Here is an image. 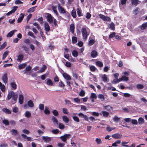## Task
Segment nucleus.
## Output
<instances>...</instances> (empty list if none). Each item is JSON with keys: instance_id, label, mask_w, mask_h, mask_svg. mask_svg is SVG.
I'll use <instances>...</instances> for the list:
<instances>
[{"instance_id": "obj_32", "label": "nucleus", "mask_w": 147, "mask_h": 147, "mask_svg": "<svg viewBox=\"0 0 147 147\" xmlns=\"http://www.w3.org/2000/svg\"><path fill=\"white\" fill-rule=\"evenodd\" d=\"M31 67L30 65H28L26 67L25 69L23 71L24 74H25L27 71H29L31 70Z\"/></svg>"}, {"instance_id": "obj_4", "label": "nucleus", "mask_w": 147, "mask_h": 147, "mask_svg": "<svg viewBox=\"0 0 147 147\" xmlns=\"http://www.w3.org/2000/svg\"><path fill=\"white\" fill-rule=\"evenodd\" d=\"M131 5L136 6L141 3V1L139 0H130Z\"/></svg>"}, {"instance_id": "obj_35", "label": "nucleus", "mask_w": 147, "mask_h": 147, "mask_svg": "<svg viewBox=\"0 0 147 147\" xmlns=\"http://www.w3.org/2000/svg\"><path fill=\"white\" fill-rule=\"evenodd\" d=\"M9 51H7L4 52L3 55L2 59H4L5 58L8 54Z\"/></svg>"}, {"instance_id": "obj_58", "label": "nucleus", "mask_w": 147, "mask_h": 147, "mask_svg": "<svg viewBox=\"0 0 147 147\" xmlns=\"http://www.w3.org/2000/svg\"><path fill=\"white\" fill-rule=\"evenodd\" d=\"M6 45V42H4L1 45V47L0 48V50H2L5 48Z\"/></svg>"}, {"instance_id": "obj_15", "label": "nucleus", "mask_w": 147, "mask_h": 147, "mask_svg": "<svg viewBox=\"0 0 147 147\" xmlns=\"http://www.w3.org/2000/svg\"><path fill=\"white\" fill-rule=\"evenodd\" d=\"M16 30H14L9 32L7 34V37H10L14 34V33L17 31Z\"/></svg>"}, {"instance_id": "obj_6", "label": "nucleus", "mask_w": 147, "mask_h": 147, "mask_svg": "<svg viewBox=\"0 0 147 147\" xmlns=\"http://www.w3.org/2000/svg\"><path fill=\"white\" fill-rule=\"evenodd\" d=\"M2 79L3 82L6 84L8 81L7 74V73H5L2 76Z\"/></svg>"}, {"instance_id": "obj_43", "label": "nucleus", "mask_w": 147, "mask_h": 147, "mask_svg": "<svg viewBox=\"0 0 147 147\" xmlns=\"http://www.w3.org/2000/svg\"><path fill=\"white\" fill-rule=\"evenodd\" d=\"M31 115V113L28 111H27L25 114V116L27 118H29L30 117Z\"/></svg>"}, {"instance_id": "obj_3", "label": "nucleus", "mask_w": 147, "mask_h": 147, "mask_svg": "<svg viewBox=\"0 0 147 147\" xmlns=\"http://www.w3.org/2000/svg\"><path fill=\"white\" fill-rule=\"evenodd\" d=\"M71 136L70 134H66L60 137V138L63 142H65L67 139L70 138Z\"/></svg>"}, {"instance_id": "obj_26", "label": "nucleus", "mask_w": 147, "mask_h": 147, "mask_svg": "<svg viewBox=\"0 0 147 147\" xmlns=\"http://www.w3.org/2000/svg\"><path fill=\"white\" fill-rule=\"evenodd\" d=\"M147 27V22L141 25L140 28L142 30L146 29Z\"/></svg>"}, {"instance_id": "obj_11", "label": "nucleus", "mask_w": 147, "mask_h": 147, "mask_svg": "<svg viewBox=\"0 0 147 147\" xmlns=\"http://www.w3.org/2000/svg\"><path fill=\"white\" fill-rule=\"evenodd\" d=\"M63 76L64 78L67 80H71V78L70 76L67 73H63Z\"/></svg>"}, {"instance_id": "obj_28", "label": "nucleus", "mask_w": 147, "mask_h": 147, "mask_svg": "<svg viewBox=\"0 0 147 147\" xmlns=\"http://www.w3.org/2000/svg\"><path fill=\"white\" fill-rule=\"evenodd\" d=\"M24 56L22 54L19 55L18 57L17 60L18 61H21L23 59Z\"/></svg>"}, {"instance_id": "obj_10", "label": "nucleus", "mask_w": 147, "mask_h": 147, "mask_svg": "<svg viewBox=\"0 0 147 147\" xmlns=\"http://www.w3.org/2000/svg\"><path fill=\"white\" fill-rule=\"evenodd\" d=\"M98 53L95 50H93L91 53V56L92 58L96 57L98 55Z\"/></svg>"}, {"instance_id": "obj_53", "label": "nucleus", "mask_w": 147, "mask_h": 147, "mask_svg": "<svg viewBox=\"0 0 147 147\" xmlns=\"http://www.w3.org/2000/svg\"><path fill=\"white\" fill-rule=\"evenodd\" d=\"M113 120L115 122H118L120 120V119L116 115H115L113 118Z\"/></svg>"}, {"instance_id": "obj_19", "label": "nucleus", "mask_w": 147, "mask_h": 147, "mask_svg": "<svg viewBox=\"0 0 147 147\" xmlns=\"http://www.w3.org/2000/svg\"><path fill=\"white\" fill-rule=\"evenodd\" d=\"M28 105L30 107L32 108L34 106V104L32 100H30L27 102Z\"/></svg>"}, {"instance_id": "obj_64", "label": "nucleus", "mask_w": 147, "mask_h": 147, "mask_svg": "<svg viewBox=\"0 0 147 147\" xmlns=\"http://www.w3.org/2000/svg\"><path fill=\"white\" fill-rule=\"evenodd\" d=\"M85 94V92L84 90H82L79 93V95L81 96H83Z\"/></svg>"}, {"instance_id": "obj_20", "label": "nucleus", "mask_w": 147, "mask_h": 147, "mask_svg": "<svg viewBox=\"0 0 147 147\" xmlns=\"http://www.w3.org/2000/svg\"><path fill=\"white\" fill-rule=\"evenodd\" d=\"M10 85L13 90H15L16 89L17 86L15 82H11L10 83Z\"/></svg>"}, {"instance_id": "obj_14", "label": "nucleus", "mask_w": 147, "mask_h": 147, "mask_svg": "<svg viewBox=\"0 0 147 147\" xmlns=\"http://www.w3.org/2000/svg\"><path fill=\"white\" fill-rule=\"evenodd\" d=\"M103 109L106 110L108 111H111V110L113 109L112 107L109 105H107L103 107Z\"/></svg>"}, {"instance_id": "obj_8", "label": "nucleus", "mask_w": 147, "mask_h": 147, "mask_svg": "<svg viewBox=\"0 0 147 147\" xmlns=\"http://www.w3.org/2000/svg\"><path fill=\"white\" fill-rule=\"evenodd\" d=\"M58 10L60 13H64L66 11L64 8L60 5L59 4H58Z\"/></svg>"}, {"instance_id": "obj_16", "label": "nucleus", "mask_w": 147, "mask_h": 147, "mask_svg": "<svg viewBox=\"0 0 147 147\" xmlns=\"http://www.w3.org/2000/svg\"><path fill=\"white\" fill-rule=\"evenodd\" d=\"M24 97L22 94L19 95V102L20 104H23V103Z\"/></svg>"}, {"instance_id": "obj_51", "label": "nucleus", "mask_w": 147, "mask_h": 147, "mask_svg": "<svg viewBox=\"0 0 147 147\" xmlns=\"http://www.w3.org/2000/svg\"><path fill=\"white\" fill-rule=\"evenodd\" d=\"M110 29L113 30H115V25L112 22L110 25Z\"/></svg>"}, {"instance_id": "obj_57", "label": "nucleus", "mask_w": 147, "mask_h": 147, "mask_svg": "<svg viewBox=\"0 0 147 147\" xmlns=\"http://www.w3.org/2000/svg\"><path fill=\"white\" fill-rule=\"evenodd\" d=\"M59 127L60 129H63L64 128L65 126L63 124L60 123L59 124Z\"/></svg>"}, {"instance_id": "obj_22", "label": "nucleus", "mask_w": 147, "mask_h": 147, "mask_svg": "<svg viewBox=\"0 0 147 147\" xmlns=\"http://www.w3.org/2000/svg\"><path fill=\"white\" fill-rule=\"evenodd\" d=\"M71 15L74 18H76V11L74 8H73V10L71 12Z\"/></svg>"}, {"instance_id": "obj_24", "label": "nucleus", "mask_w": 147, "mask_h": 147, "mask_svg": "<svg viewBox=\"0 0 147 147\" xmlns=\"http://www.w3.org/2000/svg\"><path fill=\"white\" fill-rule=\"evenodd\" d=\"M77 13L79 17L83 16V14L82 13V10L81 9L77 8L76 9Z\"/></svg>"}, {"instance_id": "obj_40", "label": "nucleus", "mask_w": 147, "mask_h": 147, "mask_svg": "<svg viewBox=\"0 0 147 147\" xmlns=\"http://www.w3.org/2000/svg\"><path fill=\"white\" fill-rule=\"evenodd\" d=\"M103 115L104 117H107L109 115V113L107 111H103L101 112Z\"/></svg>"}, {"instance_id": "obj_27", "label": "nucleus", "mask_w": 147, "mask_h": 147, "mask_svg": "<svg viewBox=\"0 0 147 147\" xmlns=\"http://www.w3.org/2000/svg\"><path fill=\"white\" fill-rule=\"evenodd\" d=\"M51 120L54 123L57 124L58 123V121L57 118L54 116L52 117Z\"/></svg>"}, {"instance_id": "obj_5", "label": "nucleus", "mask_w": 147, "mask_h": 147, "mask_svg": "<svg viewBox=\"0 0 147 147\" xmlns=\"http://www.w3.org/2000/svg\"><path fill=\"white\" fill-rule=\"evenodd\" d=\"M47 20L50 24L53 23V17L49 13L47 17Z\"/></svg>"}, {"instance_id": "obj_45", "label": "nucleus", "mask_w": 147, "mask_h": 147, "mask_svg": "<svg viewBox=\"0 0 147 147\" xmlns=\"http://www.w3.org/2000/svg\"><path fill=\"white\" fill-rule=\"evenodd\" d=\"M139 9L138 7H136L135 9L133 10V13L135 15H137L139 12Z\"/></svg>"}, {"instance_id": "obj_59", "label": "nucleus", "mask_w": 147, "mask_h": 147, "mask_svg": "<svg viewBox=\"0 0 147 147\" xmlns=\"http://www.w3.org/2000/svg\"><path fill=\"white\" fill-rule=\"evenodd\" d=\"M13 112L15 113H17L18 111V109L17 107H14L12 109Z\"/></svg>"}, {"instance_id": "obj_13", "label": "nucleus", "mask_w": 147, "mask_h": 147, "mask_svg": "<svg viewBox=\"0 0 147 147\" xmlns=\"http://www.w3.org/2000/svg\"><path fill=\"white\" fill-rule=\"evenodd\" d=\"M43 140L46 142H49L51 140L50 137L43 136L42 137Z\"/></svg>"}, {"instance_id": "obj_50", "label": "nucleus", "mask_w": 147, "mask_h": 147, "mask_svg": "<svg viewBox=\"0 0 147 147\" xmlns=\"http://www.w3.org/2000/svg\"><path fill=\"white\" fill-rule=\"evenodd\" d=\"M73 119L74 121L77 122H78L80 121V120L77 116H74L73 117Z\"/></svg>"}, {"instance_id": "obj_56", "label": "nucleus", "mask_w": 147, "mask_h": 147, "mask_svg": "<svg viewBox=\"0 0 147 147\" xmlns=\"http://www.w3.org/2000/svg\"><path fill=\"white\" fill-rule=\"evenodd\" d=\"M144 87V86L140 84H138L136 86V88L138 89H143Z\"/></svg>"}, {"instance_id": "obj_37", "label": "nucleus", "mask_w": 147, "mask_h": 147, "mask_svg": "<svg viewBox=\"0 0 147 147\" xmlns=\"http://www.w3.org/2000/svg\"><path fill=\"white\" fill-rule=\"evenodd\" d=\"M90 70L92 72H94L96 69V67L94 65L89 66Z\"/></svg>"}, {"instance_id": "obj_44", "label": "nucleus", "mask_w": 147, "mask_h": 147, "mask_svg": "<svg viewBox=\"0 0 147 147\" xmlns=\"http://www.w3.org/2000/svg\"><path fill=\"white\" fill-rule=\"evenodd\" d=\"M95 141L98 144H100L102 143V142L100 138H96Z\"/></svg>"}, {"instance_id": "obj_39", "label": "nucleus", "mask_w": 147, "mask_h": 147, "mask_svg": "<svg viewBox=\"0 0 147 147\" xmlns=\"http://www.w3.org/2000/svg\"><path fill=\"white\" fill-rule=\"evenodd\" d=\"M138 123L140 124H142L144 123V120L143 118L140 117L138 119Z\"/></svg>"}, {"instance_id": "obj_29", "label": "nucleus", "mask_w": 147, "mask_h": 147, "mask_svg": "<svg viewBox=\"0 0 147 147\" xmlns=\"http://www.w3.org/2000/svg\"><path fill=\"white\" fill-rule=\"evenodd\" d=\"M96 65L98 67H102L103 66V64L102 62L98 61L96 62Z\"/></svg>"}, {"instance_id": "obj_21", "label": "nucleus", "mask_w": 147, "mask_h": 147, "mask_svg": "<svg viewBox=\"0 0 147 147\" xmlns=\"http://www.w3.org/2000/svg\"><path fill=\"white\" fill-rule=\"evenodd\" d=\"M62 118L63 121L66 123H68L69 121V119L66 116H63L62 117Z\"/></svg>"}, {"instance_id": "obj_18", "label": "nucleus", "mask_w": 147, "mask_h": 147, "mask_svg": "<svg viewBox=\"0 0 147 147\" xmlns=\"http://www.w3.org/2000/svg\"><path fill=\"white\" fill-rule=\"evenodd\" d=\"M24 17V14L21 13L20 15V17L17 20L18 23H20L23 20Z\"/></svg>"}, {"instance_id": "obj_52", "label": "nucleus", "mask_w": 147, "mask_h": 147, "mask_svg": "<svg viewBox=\"0 0 147 147\" xmlns=\"http://www.w3.org/2000/svg\"><path fill=\"white\" fill-rule=\"evenodd\" d=\"M11 131L12 132V134L14 135H16L18 134V131L16 130L13 129Z\"/></svg>"}, {"instance_id": "obj_55", "label": "nucleus", "mask_w": 147, "mask_h": 147, "mask_svg": "<svg viewBox=\"0 0 147 147\" xmlns=\"http://www.w3.org/2000/svg\"><path fill=\"white\" fill-rule=\"evenodd\" d=\"M45 113L47 115H49L50 113V111L46 107L45 109L44 110Z\"/></svg>"}, {"instance_id": "obj_23", "label": "nucleus", "mask_w": 147, "mask_h": 147, "mask_svg": "<svg viewBox=\"0 0 147 147\" xmlns=\"http://www.w3.org/2000/svg\"><path fill=\"white\" fill-rule=\"evenodd\" d=\"M2 111L4 113L7 114H10L11 113V111L6 108L3 109Z\"/></svg>"}, {"instance_id": "obj_48", "label": "nucleus", "mask_w": 147, "mask_h": 147, "mask_svg": "<svg viewBox=\"0 0 147 147\" xmlns=\"http://www.w3.org/2000/svg\"><path fill=\"white\" fill-rule=\"evenodd\" d=\"M53 115L55 116H57L59 115V113L56 110H54L52 111Z\"/></svg>"}, {"instance_id": "obj_9", "label": "nucleus", "mask_w": 147, "mask_h": 147, "mask_svg": "<svg viewBox=\"0 0 147 147\" xmlns=\"http://www.w3.org/2000/svg\"><path fill=\"white\" fill-rule=\"evenodd\" d=\"M69 30L72 33L75 35L76 34H74L75 26L74 24H73L70 25Z\"/></svg>"}, {"instance_id": "obj_17", "label": "nucleus", "mask_w": 147, "mask_h": 147, "mask_svg": "<svg viewBox=\"0 0 147 147\" xmlns=\"http://www.w3.org/2000/svg\"><path fill=\"white\" fill-rule=\"evenodd\" d=\"M45 28L46 31L47 32L49 31L50 30V28L49 24L47 22H45Z\"/></svg>"}, {"instance_id": "obj_42", "label": "nucleus", "mask_w": 147, "mask_h": 147, "mask_svg": "<svg viewBox=\"0 0 147 147\" xmlns=\"http://www.w3.org/2000/svg\"><path fill=\"white\" fill-rule=\"evenodd\" d=\"M77 41V38L76 37L73 36L72 38V42L73 43H75Z\"/></svg>"}, {"instance_id": "obj_2", "label": "nucleus", "mask_w": 147, "mask_h": 147, "mask_svg": "<svg viewBox=\"0 0 147 147\" xmlns=\"http://www.w3.org/2000/svg\"><path fill=\"white\" fill-rule=\"evenodd\" d=\"M82 34L83 37V39L86 40L89 34H88L86 29L85 28H82L81 30Z\"/></svg>"}, {"instance_id": "obj_62", "label": "nucleus", "mask_w": 147, "mask_h": 147, "mask_svg": "<svg viewBox=\"0 0 147 147\" xmlns=\"http://www.w3.org/2000/svg\"><path fill=\"white\" fill-rule=\"evenodd\" d=\"M121 79H122V80L124 81H128L129 80L128 77H127L125 76H123L121 77Z\"/></svg>"}, {"instance_id": "obj_49", "label": "nucleus", "mask_w": 147, "mask_h": 147, "mask_svg": "<svg viewBox=\"0 0 147 147\" xmlns=\"http://www.w3.org/2000/svg\"><path fill=\"white\" fill-rule=\"evenodd\" d=\"M59 86L61 88H64L65 86V85L63 82L61 80H60V82L59 84Z\"/></svg>"}, {"instance_id": "obj_33", "label": "nucleus", "mask_w": 147, "mask_h": 147, "mask_svg": "<svg viewBox=\"0 0 147 147\" xmlns=\"http://www.w3.org/2000/svg\"><path fill=\"white\" fill-rule=\"evenodd\" d=\"M72 54L74 57H77L78 55V52L76 50H73L72 51Z\"/></svg>"}, {"instance_id": "obj_46", "label": "nucleus", "mask_w": 147, "mask_h": 147, "mask_svg": "<svg viewBox=\"0 0 147 147\" xmlns=\"http://www.w3.org/2000/svg\"><path fill=\"white\" fill-rule=\"evenodd\" d=\"M3 123L5 125L7 126L9 125V122L8 120L5 119L3 120Z\"/></svg>"}, {"instance_id": "obj_61", "label": "nucleus", "mask_w": 147, "mask_h": 147, "mask_svg": "<svg viewBox=\"0 0 147 147\" xmlns=\"http://www.w3.org/2000/svg\"><path fill=\"white\" fill-rule=\"evenodd\" d=\"M114 129L115 128H112L109 126H107V130L108 131H111Z\"/></svg>"}, {"instance_id": "obj_12", "label": "nucleus", "mask_w": 147, "mask_h": 147, "mask_svg": "<svg viewBox=\"0 0 147 147\" xmlns=\"http://www.w3.org/2000/svg\"><path fill=\"white\" fill-rule=\"evenodd\" d=\"M112 137L115 139H118L121 138L122 135L119 134H115L112 135Z\"/></svg>"}, {"instance_id": "obj_41", "label": "nucleus", "mask_w": 147, "mask_h": 147, "mask_svg": "<svg viewBox=\"0 0 147 147\" xmlns=\"http://www.w3.org/2000/svg\"><path fill=\"white\" fill-rule=\"evenodd\" d=\"M98 97L99 98L102 100V101L104 100L105 99V98L104 95L101 94H99L98 95Z\"/></svg>"}, {"instance_id": "obj_47", "label": "nucleus", "mask_w": 147, "mask_h": 147, "mask_svg": "<svg viewBox=\"0 0 147 147\" xmlns=\"http://www.w3.org/2000/svg\"><path fill=\"white\" fill-rule=\"evenodd\" d=\"M116 33L115 32H113L111 33L109 36V39L111 38L114 37L115 36Z\"/></svg>"}, {"instance_id": "obj_38", "label": "nucleus", "mask_w": 147, "mask_h": 147, "mask_svg": "<svg viewBox=\"0 0 147 147\" xmlns=\"http://www.w3.org/2000/svg\"><path fill=\"white\" fill-rule=\"evenodd\" d=\"M47 68L46 65H44L42 68L40 69L39 71H38V72H44Z\"/></svg>"}, {"instance_id": "obj_31", "label": "nucleus", "mask_w": 147, "mask_h": 147, "mask_svg": "<svg viewBox=\"0 0 147 147\" xmlns=\"http://www.w3.org/2000/svg\"><path fill=\"white\" fill-rule=\"evenodd\" d=\"M22 48L24 50L26 53H28V51H29V47H27L25 45H23L22 47Z\"/></svg>"}, {"instance_id": "obj_60", "label": "nucleus", "mask_w": 147, "mask_h": 147, "mask_svg": "<svg viewBox=\"0 0 147 147\" xmlns=\"http://www.w3.org/2000/svg\"><path fill=\"white\" fill-rule=\"evenodd\" d=\"M66 16H67L68 18H70L71 17L70 14L69 12L66 11L64 13Z\"/></svg>"}, {"instance_id": "obj_7", "label": "nucleus", "mask_w": 147, "mask_h": 147, "mask_svg": "<svg viewBox=\"0 0 147 147\" xmlns=\"http://www.w3.org/2000/svg\"><path fill=\"white\" fill-rule=\"evenodd\" d=\"M18 7L16 6H14L13 7V9L8 12L7 14L6 15L7 16H9L12 13H14L17 10V9L18 8Z\"/></svg>"}, {"instance_id": "obj_36", "label": "nucleus", "mask_w": 147, "mask_h": 147, "mask_svg": "<svg viewBox=\"0 0 147 147\" xmlns=\"http://www.w3.org/2000/svg\"><path fill=\"white\" fill-rule=\"evenodd\" d=\"M102 79V80L105 82H106L107 81V79H108L107 77L106 76V75L105 74H104L101 77Z\"/></svg>"}, {"instance_id": "obj_34", "label": "nucleus", "mask_w": 147, "mask_h": 147, "mask_svg": "<svg viewBox=\"0 0 147 147\" xmlns=\"http://www.w3.org/2000/svg\"><path fill=\"white\" fill-rule=\"evenodd\" d=\"M26 65V64L25 63L20 64L18 66V68L20 69H22L24 68Z\"/></svg>"}, {"instance_id": "obj_54", "label": "nucleus", "mask_w": 147, "mask_h": 147, "mask_svg": "<svg viewBox=\"0 0 147 147\" xmlns=\"http://www.w3.org/2000/svg\"><path fill=\"white\" fill-rule=\"evenodd\" d=\"M95 42V41L93 39H91L89 41L88 44L89 45L91 46L93 45Z\"/></svg>"}, {"instance_id": "obj_25", "label": "nucleus", "mask_w": 147, "mask_h": 147, "mask_svg": "<svg viewBox=\"0 0 147 147\" xmlns=\"http://www.w3.org/2000/svg\"><path fill=\"white\" fill-rule=\"evenodd\" d=\"M47 80L46 83L49 86H52L53 85V83L52 80L50 79H47Z\"/></svg>"}, {"instance_id": "obj_63", "label": "nucleus", "mask_w": 147, "mask_h": 147, "mask_svg": "<svg viewBox=\"0 0 147 147\" xmlns=\"http://www.w3.org/2000/svg\"><path fill=\"white\" fill-rule=\"evenodd\" d=\"M65 65L67 67H70L71 66V64L69 61H67Z\"/></svg>"}, {"instance_id": "obj_30", "label": "nucleus", "mask_w": 147, "mask_h": 147, "mask_svg": "<svg viewBox=\"0 0 147 147\" xmlns=\"http://www.w3.org/2000/svg\"><path fill=\"white\" fill-rule=\"evenodd\" d=\"M36 7V6L32 7L28 9L27 11V12L29 13L33 12L35 11V8Z\"/></svg>"}, {"instance_id": "obj_1", "label": "nucleus", "mask_w": 147, "mask_h": 147, "mask_svg": "<svg viewBox=\"0 0 147 147\" xmlns=\"http://www.w3.org/2000/svg\"><path fill=\"white\" fill-rule=\"evenodd\" d=\"M18 97V95L13 91H11L8 92L7 97V100H9L11 98H12V102H13V101L14 102L13 104L16 103L17 101V99Z\"/></svg>"}]
</instances>
